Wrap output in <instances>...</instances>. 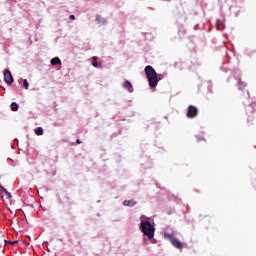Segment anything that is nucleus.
I'll use <instances>...</instances> for the list:
<instances>
[{
  "label": "nucleus",
  "instance_id": "obj_1",
  "mask_svg": "<svg viewBox=\"0 0 256 256\" xmlns=\"http://www.w3.org/2000/svg\"><path fill=\"white\" fill-rule=\"evenodd\" d=\"M144 71L150 87H157V84L159 83V78L157 77V72L155 71V68H153V66L148 65L145 67Z\"/></svg>",
  "mask_w": 256,
  "mask_h": 256
},
{
  "label": "nucleus",
  "instance_id": "obj_2",
  "mask_svg": "<svg viewBox=\"0 0 256 256\" xmlns=\"http://www.w3.org/2000/svg\"><path fill=\"white\" fill-rule=\"evenodd\" d=\"M142 233L148 237V239H153L155 237V226L151 222L144 220L140 224Z\"/></svg>",
  "mask_w": 256,
  "mask_h": 256
},
{
  "label": "nucleus",
  "instance_id": "obj_3",
  "mask_svg": "<svg viewBox=\"0 0 256 256\" xmlns=\"http://www.w3.org/2000/svg\"><path fill=\"white\" fill-rule=\"evenodd\" d=\"M165 239H168L173 245V247H176V249H183V243L175 237V235L170 234V233H165L164 234Z\"/></svg>",
  "mask_w": 256,
  "mask_h": 256
},
{
  "label": "nucleus",
  "instance_id": "obj_4",
  "mask_svg": "<svg viewBox=\"0 0 256 256\" xmlns=\"http://www.w3.org/2000/svg\"><path fill=\"white\" fill-rule=\"evenodd\" d=\"M4 81L8 85L13 84V74H11V71L9 69L4 70Z\"/></svg>",
  "mask_w": 256,
  "mask_h": 256
},
{
  "label": "nucleus",
  "instance_id": "obj_5",
  "mask_svg": "<svg viewBox=\"0 0 256 256\" xmlns=\"http://www.w3.org/2000/svg\"><path fill=\"white\" fill-rule=\"evenodd\" d=\"M122 87L129 93H133V84H131L129 80H125L122 84Z\"/></svg>",
  "mask_w": 256,
  "mask_h": 256
},
{
  "label": "nucleus",
  "instance_id": "obj_6",
  "mask_svg": "<svg viewBox=\"0 0 256 256\" xmlns=\"http://www.w3.org/2000/svg\"><path fill=\"white\" fill-rule=\"evenodd\" d=\"M137 204V202H135L134 200H125L124 202H123V205L125 206V207H133L134 205H136Z\"/></svg>",
  "mask_w": 256,
  "mask_h": 256
},
{
  "label": "nucleus",
  "instance_id": "obj_7",
  "mask_svg": "<svg viewBox=\"0 0 256 256\" xmlns=\"http://www.w3.org/2000/svg\"><path fill=\"white\" fill-rule=\"evenodd\" d=\"M97 59H99V57L97 56L92 57V61H93L92 65L96 67V69H99V67H101V62H97Z\"/></svg>",
  "mask_w": 256,
  "mask_h": 256
},
{
  "label": "nucleus",
  "instance_id": "obj_8",
  "mask_svg": "<svg viewBox=\"0 0 256 256\" xmlns=\"http://www.w3.org/2000/svg\"><path fill=\"white\" fill-rule=\"evenodd\" d=\"M51 65H61V59L59 57L52 58Z\"/></svg>",
  "mask_w": 256,
  "mask_h": 256
},
{
  "label": "nucleus",
  "instance_id": "obj_9",
  "mask_svg": "<svg viewBox=\"0 0 256 256\" xmlns=\"http://www.w3.org/2000/svg\"><path fill=\"white\" fill-rule=\"evenodd\" d=\"M187 117H189L190 119H193V105L189 106Z\"/></svg>",
  "mask_w": 256,
  "mask_h": 256
},
{
  "label": "nucleus",
  "instance_id": "obj_10",
  "mask_svg": "<svg viewBox=\"0 0 256 256\" xmlns=\"http://www.w3.org/2000/svg\"><path fill=\"white\" fill-rule=\"evenodd\" d=\"M10 107H11V111H18L19 110V105L16 102H12Z\"/></svg>",
  "mask_w": 256,
  "mask_h": 256
},
{
  "label": "nucleus",
  "instance_id": "obj_11",
  "mask_svg": "<svg viewBox=\"0 0 256 256\" xmlns=\"http://www.w3.org/2000/svg\"><path fill=\"white\" fill-rule=\"evenodd\" d=\"M222 25H223V20H217L216 21V27H217L218 30L223 29Z\"/></svg>",
  "mask_w": 256,
  "mask_h": 256
},
{
  "label": "nucleus",
  "instance_id": "obj_12",
  "mask_svg": "<svg viewBox=\"0 0 256 256\" xmlns=\"http://www.w3.org/2000/svg\"><path fill=\"white\" fill-rule=\"evenodd\" d=\"M35 134L36 135H43V128L41 127H38L35 129Z\"/></svg>",
  "mask_w": 256,
  "mask_h": 256
},
{
  "label": "nucleus",
  "instance_id": "obj_13",
  "mask_svg": "<svg viewBox=\"0 0 256 256\" xmlns=\"http://www.w3.org/2000/svg\"><path fill=\"white\" fill-rule=\"evenodd\" d=\"M5 243H8V245H17V243H19V241L15 240V241H7L5 240Z\"/></svg>",
  "mask_w": 256,
  "mask_h": 256
},
{
  "label": "nucleus",
  "instance_id": "obj_14",
  "mask_svg": "<svg viewBox=\"0 0 256 256\" xmlns=\"http://www.w3.org/2000/svg\"><path fill=\"white\" fill-rule=\"evenodd\" d=\"M23 85H24L25 89H29V82L27 81V79H24Z\"/></svg>",
  "mask_w": 256,
  "mask_h": 256
},
{
  "label": "nucleus",
  "instance_id": "obj_15",
  "mask_svg": "<svg viewBox=\"0 0 256 256\" xmlns=\"http://www.w3.org/2000/svg\"><path fill=\"white\" fill-rule=\"evenodd\" d=\"M6 195V199H11V193L9 191L6 190V192H4Z\"/></svg>",
  "mask_w": 256,
  "mask_h": 256
},
{
  "label": "nucleus",
  "instance_id": "obj_16",
  "mask_svg": "<svg viewBox=\"0 0 256 256\" xmlns=\"http://www.w3.org/2000/svg\"><path fill=\"white\" fill-rule=\"evenodd\" d=\"M193 117H197V108L193 107Z\"/></svg>",
  "mask_w": 256,
  "mask_h": 256
},
{
  "label": "nucleus",
  "instance_id": "obj_17",
  "mask_svg": "<svg viewBox=\"0 0 256 256\" xmlns=\"http://www.w3.org/2000/svg\"><path fill=\"white\" fill-rule=\"evenodd\" d=\"M0 189L1 191H3V193H7V189L5 187H3V185L0 184Z\"/></svg>",
  "mask_w": 256,
  "mask_h": 256
},
{
  "label": "nucleus",
  "instance_id": "obj_18",
  "mask_svg": "<svg viewBox=\"0 0 256 256\" xmlns=\"http://www.w3.org/2000/svg\"><path fill=\"white\" fill-rule=\"evenodd\" d=\"M69 19H70L71 21H75V15H73V14L70 15V16H69Z\"/></svg>",
  "mask_w": 256,
  "mask_h": 256
},
{
  "label": "nucleus",
  "instance_id": "obj_19",
  "mask_svg": "<svg viewBox=\"0 0 256 256\" xmlns=\"http://www.w3.org/2000/svg\"><path fill=\"white\" fill-rule=\"evenodd\" d=\"M76 143H77V145H81V140L77 139Z\"/></svg>",
  "mask_w": 256,
  "mask_h": 256
}]
</instances>
